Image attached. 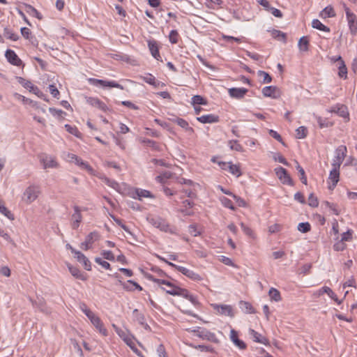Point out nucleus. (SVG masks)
Returning a JSON list of instances; mask_svg holds the SVG:
<instances>
[{
    "instance_id": "8",
    "label": "nucleus",
    "mask_w": 357,
    "mask_h": 357,
    "mask_svg": "<svg viewBox=\"0 0 357 357\" xmlns=\"http://www.w3.org/2000/svg\"><path fill=\"white\" fill-rule=\"evenodd\" d=\"M211 161L218 163L222 170L227 171L236 177H239L242 174L240 166L234 165L231 162L218 161L215 158H213Z\"/></svg>"
},
{
    "instance_id": "35",
    "label": "nucleus",
    "mask_w": 357,
    "mask_h": 357,
    "mask_svg": "<svg viewBox=\"0 0 357 357\" xmlns=\"http://www.w3.org/2000/svg\"><path fill=\"white\" fill-rule=\"evenodd\" d=\"M310 40L307 36L301 37L298 43V47L301 52H307L309 50Z\"/></svg>"
},
{
    "instance_id": "23",
    "label": "nucleus",
    "mask_w": 357,
    "mask_h": 357,
    "mask_svg": "<svg viewBox=\"0 0 357 357\" xmlns=\"http://www.w3.org/2000/svg\"><path fill=\"white\" fill-rule=\"evenodd\" d=\"M230 340L234 344L240 349H245L246 348V344L238 338V333L234 329H231L230 331Z\"/></svg>"
},
{
    "instance_id": "14",
    "label": "nucleus",
    "mask_w": 357,
    "mask_h": 357,
    "mask_svg": "<svg viewBox=\"0 0 357 357\" xmlns=\"http://www.w3.org/2000/svg\"><path fill=\"white\" fill-rule=\"evenodd\" d=\"M344 8L351 33L356 35L357 33V17L347 6L344 5Z\"/></svg>"
},
{
    "instance_id": "59",
    "label": "nucleus",
    "mask_w": 357,
    "mask_h": 357,
    "mask_svg": "<svg viewBox=\"0 0 357 357\" xmlns=\"http://www.w3.org/2000/svg\"><path fill=\"white\" fill-rule=\"evenodd\" d=\"M308 204H309V206L314 207V208H316L319 206V200H318L317 197L313 193H311L309 195Z\"/></svg>"
},
{
    "instance_id": "63",
    "label": "nucleus",
    "mask_w": 357,
    "mask_h": 357,
    "mask_svg": "<svg viewBox=\"0 0 357 357\" xmlns=\"http://www.w3.org/2000/svg\"><path fill=\"white\" fill-rule=\"evenodd\" d=\"M14 97L15 98V99L22 101L25 105H29V103L32 102V100L27 98L25 96L17 93H14Z\"/></svg>"
},
{
    "instance_id": "42",
    "label": "nucleus",
    "mask_w": 357,
    "mask_h": 357,
    "mask_svg": "<svg viewBox=\"0 0 357 357\" xmlns=\"http://www.w3.org/2000/svg\"><path fill=\"white\" fill-rule=\"evenodd\" d=\"M0 213L7 217L9 220H14V215L4 206L0 199Z\"/></svg>"
},
{
    "instance_id": "25",
    "label": "nucleus",
    "mask_w": 357,
    "mask_h": 357,
    "mask_svg": "<svg viewBox=\"0 0 357 357\" xmlns=\"http://www.w3.org/2000/svg\"><path fill=\"white\" fill-rule=\"evenodd\" d=\"M86 101L90 105L98 108L103 112H106L108 109L107 105L98 98L90 97Z\"/></svg>"
},
{
    "instance_id": "10",
    "label": "nucleus",
    "mask_w": 357,
    "mask_h": 357,
    "mask_svg": "<svg viewBox=\"0 0 357 357\" xmlns=\"http://www.w3.org/2000/svg\"><path fill=\"white\" fill-rule=\"evenodd\" d=\"M274 171L278 178L282 184L289 186L294 185L293 179L286 169L282 167H278L275 168Z\"/></svg>"
},
{
    "instance_id": "45",
    "label": "nucleus",
    "mask_w": 357,
    "mask_h": 357,
    "mask_svg": "<svg viewBox=\"0 0 357 357\" xmlns=\"http://www.w3.org/2000/svg\"><path fill=\"white\" fill-rule=\"evenodd\" d=\"M257 75L264 84H268L272 81V78L270 75L265 71L259 70Z\"/></svg>"
},
{
    "instance_id": "22",
    "label": "nucleus",
    "mask_w": 357,
    "mask_h": 357,
    "mask_svg": "<svg viewBox=\"0 0 357 357\" xmlns=\"http://www.w3.org/2000/svg\"><path fill=\"white\" fill-rule=\"evenodd\" d=\"M148 47L151 55L158 61H162L161 56L159 53V47L156 40H148Z\"/></svg>"
},
{
    "instance_id": "49",
    "label": "nucleus",
    "mask_w": 357,
    "mask_h": 357,
    "mask_svg": "<svg viewBox=\"0 0 357 357\" xmlns=\"http://www.w3.org/2000/svg\"><path fill=\"white\" fill-rule=\"evenodd\" d=\"M219 199H220V202H221V204L225 207L231 209L233 211L235 210V207H234L232 202L229 199H228L225 197H220Z\"/></svg>"
},
{
    "instance_id": "58",
    "label": "nucleus",
    "mask_w": 357,
    "mask_h": 357,
    "mask_svg": "<svg viewBox=\"0 0 357 357\" xmlns=\"http://www.w3.org/2000/svg\"><path fill=\"white\" fill-rule=\"evenodd\" d=\"M179 35L176 30H172L169 35V40L171 43L176 44L178 42Z\"/></svg>"
},
{
    "instance_id": "46",
    "label": "nucleus",
    "mask_w": 357,
    "mask_h": 357,
    "mask_svg": "<svg viewBox=\"0 0 357 357\" xmlns=\"http://www.w3.org/2000/svg\"><path fill=\"white\" fill-rule=\"evenodd\" d=\"M241 227L245 235L252 238H256L255 231L249 227L246 226L244 223H241Z\"/></svg>"
},
{
    "instance_id": "40",
    "label": "nucleus",
    "mask_w": 357,
    "mask_h": 357,
    "mask_svg": "<svg viewBox=\"0 0 357 357\" xmlns=\"http://www.w3.org/2000/svg\"><path fill=\"white\" fill-rule=\"evenodd\" d=\"M100 85L103 87H112V88H117V89H121V90L123 89V86L122 85L118 84L115 81H107V80L102 79Z\"/></svg>"
},
{
    "instance_id": "26",
    "label": "nucleus",
    "mask_w": 357,
    "mask_h": 357,
    "mask_svg": "<svg viewBox=\"0 0 357 357\" xmlns=\"http://www.w3.org/2000/svg\"><path fill=\"white\" fill-rule=\"evenodd\" d=\"M197 120L202 123H213L219 121V116L215 114H208L197 117Z\"/></svg>"
},
{
    "instance_id": "24",
    "label": "nucleus",
    "mask_w": 357,
    "mask_h": 357,
    "mask_svg": "<svg viewBox=\"0 0 357 357\" xmlns=\"http://www.w3.org/2000/svg\"><path fill=\"white\" fill-rule=\"evenodd\" d=\"M229 95L234 98L241 99L243 98L248 93V89L245 88H231L228 91Z\"/></svg>"
},
{
    "instance_id": "60",
    "label": "nucleus",
    "mask_w": 357,
    "mask_h": 357,
    "mask_svg": "<svg viewBox=\"0 0 357 357\" xmlns=\"http://www.w3.org/2000/svg\"><path fill=\"white\" fill-rule=\"evenodd\" d=\"M65 128L66 130L70 134L77 137H80L81 133L75 126H71L70 125L66 124L65 125Z\"/></svg>"
},
{
    "instance_id": "1",
    "label": "nucleus",
    "mask_w": 357,
    "mask_h": 357,
    "mask_svg": "<svg viewBox=\"0 0 357 357\" xmlns=\"http://www.w3.org/2000/svg\"><path fill=\"white\" fill-rule=\"evenodd\" d=\"M146 278L149 280L157 284L158 286H165V287H161V289L167 294L172 296H181L188 300L195 307H199L200 305V303L197 296L192 294L187 289L178 287L169 280L156 278L150 274L146 275Z\"/></svg>"
},
{
    "instance_id": "38",
    "label": "nucleus",
    "mask_w": 357,
    "mask_h": 357,
    "mask_svg": "<svg viewBox=\"0 0 357 357\" xmlns=\"http://www.w3.org/2000/svg\"><path fill=\"white\" fill-rule=\"evenodd\" d=\"M319 16L321 18L324 19L328 17H333L335 16V12L334 10V8L331 6H328L321 11Z\"/></svg>"
},
{
    "instance_id": "13",
    "label": "nucleus",
    "mask_w": 357,
    "mask_h": 357,
    "mask_svg": "<svg viewBox=\"0 0 357 357\" xmlns=\"http://www.w3.org/2000/svg\"><path fill=\"white\" fill-rule=\"evenodd\" d=\"M340 167L332 166V169L330 171L327 183L328 188L331 190H334L340 181Z\"/></svg>"
},
{
    "instance_id": "51",
    "label": "nucleus",
    "mask_w": 357,
    "mask_h": 357,
    "mask_svg": "<svg viewBox=\"0 0 357 357\" xmlns=\"http://www.w3.org/2000/svg\"><path fill=\"white\" fill-rule=\"evenodd\" d=\"M192 104L195 105H205L207 104L206 100L201 96L196 95L192 98Z\"/></svg>"
},
{
    "instance_id": "48",
    "label": "nucleus",
    "mask_w": 357,
    "mask_h": 357,
    "mask_svg": "<svg viewBox=\"0 0 357 357\" xmlns=\"http://www.w3.org/2000/svg\"><path fill=\"white\" fill-rule=\"evenodd\" d=\"M307 135V129L305 126H301L296 130V136L298 139H304Z\"/></svg>"
},
{
    "instance_id": "57",
    "label": "nucleus",
    "mask_w": 357,
    "mask_h": 357,
    "mask_svg": "<svg viewBox=\"0 0 357 357\" xmlns=\"http://www.w3.org/2000/svg\"><path fill=\"white\" fill-rule=\"evenodd\" d=\"M170 177H171V173L165 172V173L156 176L155 179L158 183H165L167 182V181L169 178H170Z\"/></svg>"
},
{
    "instance_id": "28",
    "label": "nucleus",
    "mask_w": 357,
    "mask_h": 357,
    "mask_svg": "<svg viewBox=\"0 0 357 357\" xmlns=\"http://www.w3.org/2000/svg\"><path fill=\"white\" fill-rule=\"evenodd\" d=\"M174 122L183 128L189 135L194 134V129L189 126V123L185 119L181 118H176L174 120Z\"/></svg>"
},
{
    "instance_id": "56",
    "label": "nucleus",
    "mask_w": 357,
    "mask_h": 357,
    "mask_svg": "<svg viewBox=\"0 0 357 357\" xmlns=\"http://www.w3.org/2000/svg\"><path fill=\"white\" fill-rule=\"evenodd\" d=\"M29 91L37 96L38 98L47 100L45 98V95L36 86L33 85Z\"/></svg>"
},
{
    "instance_id": "7",
    "label": "nucleus",
    "mask_w": 357,
    "mask_h": 357,
    "mask_svg": "<svg viewBox=\"0 0 357 357\" xmlns=\"http://www.w3.org/2000/svg\"><path fill=\"white\" fill-rule=\"evenodd\" d=\"M211 307L216 314L229 317H234L235 315V309L231 305L211 303Z\"/></svg>"
},
{
    "instance_id": "62",
    "label": "nucleus",
    "mask_w": 357,
    "mask_h": 357,
    "mask_svg": "<svg viewBox=\"0 0 357 357\" xmlns=\"http://www.w3.org/2000/svg\"><path fill=\"white\" fill-rule=\"evenodd\" d=\"M95 262L97 263L98 264L100 265L103 268H105L106 270L111 269L110 264L107 261L102 260L100 257L95 258Z\"/></svg>"
},
{
    "instance_id": "33",
    "label": "nucleus",
    "mask_w": 357,
    "mask_h": 357,
    "mask_svg": "<svg viewBox=\"0 0 357 357\" xmlns=\"http://www.w3.org/2000/svg\"><path fill=\"white\" fill-rule=\"evenodd\" d=\"M249 333L252 336L255 342L264 344H266L268 343V340L262 335L255 331V330L250 329Z\"/></svg>"
},
{
    "instance_id": "30",
    "label": "nucleus",
    "mask_w": 357,
    "mask_h": 357,
    "mask_svg": "<svg viewBox=\"0 0 357 357\" xmlns=\"http://www.w3.org/2000/svg\"><path fill=\"white\" fill-rule=\"evenodd\" d=\"M24 7L25 11L29 15L33 16L39 20H41L43 19L42 14L31 5H29L27 3H24Z\"/></svg>"
},
{
    "instance_id": "4",
    "label": "nucleus",
    "mask_w": 357,
    "mask_h": 357,
    "mask_svg": "<svg viewBox=\"0 0 357 357\" xmlns=\"http://www.w3.org/2000/svg\"><path fill=\"white\" fill-rule=\"evenodd\" d=\"M117 335L130 348V349L139 357H145L144 355L137 348L135 342L137 341L135 336L128 331H126L118 327L115 324H112Z\"/></svg>"
},
{
    "instance_id": "12",
    "label": "nucleus",
    "mask_w": 357,
    "mask_h": 357,
    "mask_svg": "<svg viewBox=\"0 0 357 357\" xmlns=\"http://www.w3.org/2000/svg\"><path fill=\"white\" fill-rule=\"evenodd\" d=\"M100 235L98 231L90 232L80 244V248L84 250H88L93 248V245L99 241Z\"/></svg>"
},
{
    "instance_id": "41",
    "label": "nucleus",
    "mask_w": 357,
    "mask_h": 357,
    "mask_svg": "<svg viewBox=\"0 0 357 357\" xmlns=\"http://www.w3.org/2000/svg\"><path fill=\"white\" fill-rule=\"evenodd\" d=\"M336 61H340V66L339 67V73H338L339 76L341 77L346 78L347 74V69L344 64V62L343 61V60L342 59V57L340 56H339L337 58Z\"/></svg>"
},
{
    "instance_id": "34",
    "label": "nucleus",
    "mask_w": 357,
    "mask_h": 357,
    "mask_svg": "<svg viewBox=\"0 0 357 357\" xmlns=\"http://www.w3.org/2000/svg\"><path fill=\"white\" fill-rule=\"evenodd\" d=\"M68 270L70 273L73 275L75 278L79 279L81 280H86V275L82 273L77 268L73 266L70 264L68 265Z\"/></svg>"
},
{
    "instance_id": "64",
    "label": "nucleus",
    "mask_w": 357,
    "mask_h": 357,
    "mask_svg": "<svg viewBox=\"0 0 357 357\" xmlns=\"http://www.w3.org/2000/svg\"><path fill=\"white\" fill-rule=\"evenodd\" d=\"M273 159L275 161L280 162L284 165L288 166L289 162L287 161V160L283 157L282 155L280 153H275L273 155Z\"/></svg>"
},
{
    "instance_id": "9",
    "label": "nucleus",
    "mask_w": 357,
    "mask_h": 357,
    "mask_svg": "<svg viewBox=\"0 0 357 357\" xmlns=\"http://www.w3.org/2000/svg\"><path fill=\"white\" fill-rule=\"evenodd\" d=\"M169 266L174 268L175 270L179 271L180 273H181L182 274L185 275L187 278H188L189 279H190L193 281H201L203 279L202 277L199 274H198V273H195V271H193L192 270L188 269L185 267L176 265L173 263H169Z\"/></svg>"
},
{
    "instance_id": "37",
    "label": "nucleus",
    "mask_w": 357,
    "mask_h": 357,
    "mask_svg": "<svg viewBox=\"0 0 357 357\" xmlns=\"http://www.w3.org/2000/svg\"><path fill=\"white\" fill-rule=\"evenodd\" d=\"M268 296L271 301L280 302L282 301L280 292L274 287L270 288L268 291Z\"/></svg>"
},
{
    "instance_id": "32",
    "label": "nucleus",
    "mask_w": 357,
    "mask_h": 357,
    "mask_svg": "<svg viewBox=\"0 0 357 357\" xmlns=\"http://www.w3.org/2000/svg\"><path fill=\"white\" fill-rule=\"evenodd\" d=\"M269 33L273 38L276 39L279 41H282L283 43H286L287 35L285 33L277 29L270 30Z\"/></svg>"
},
{
    "instance_id": "47",
    "label": "nucleus",
    "mask_w": 357,
    "mask_h": 357,
    "mask_svg": "<svg viewBox=\"0 0 357 357\" xmlns=\"http://www.w3.org/2000/svg\"><path fill=\"white\" fill-rule=\"evenodd\" d=\"M220 38H221L222 40H225V41H228V42L235 41L237 43H241L244 42V40H243L244 38L243 37L236 38V37H234V36H227V35H225L224 33H221L220 34Z\"/></svg>"
},
{
    "instance_id": "3",
    "label": "nucleus",
    "mask_w": 357,
    "mask_h": 357,
    "mask_svg": "<svg viewBox=\"0 0 357 357\" xmlns=\"http://www.w3.org/2000/svg\"><path fill=\"white\" fill-rule=\"evenodd\" d=\"M79 308L86 316L95 330L102 336L109 335V331L100 317L93 311L89 309L84 303L79 304Z\"/></svg>"
},
{
    "instance_id": "55",
    "label": "nucleus",
    "mask_w": 357,
    "mask_h": 357,
    "mask_svg": "<svg viewBox=\"0 0 357 357\" xmlns=\"http://www.w3.org/2000/svg\"><path fill=\"white\" fill-rule=\"evenodd\" d=\"M142 79L146 83L153 85L156 86L157 81L155 77L151 75V74H147L146 76L142 77Z\"/></svg>"
},
{
    "instance_id": "43",
    "label": "nucleus",
    "mask_w": 357,
    "mask_h": 357,
    "mask_svg": "<svg viewBox=\"0 0 357 357\" xmlns=\"http://www.w3.org/2000/svg\"><path fill=\"white\" fill-rule=\"evenodd\" d=\"M323 291H325V294H327L328 296L337 304L340 305L342 303V301L338 299L337 295L333 291V290L330 287L325 286L324 287Z\"/></svg>"
},
{
    "instance_id": "18",
    "label": "nucleus",
    "mask_w": 357,
    "mask_h": 357,
    "mask_svg": "<svg viewBox=\"0 0 357 357\" xmlns=\"http://www.w3.org/2000/svg\"><path fill=\"white\" fill-rule=\"evenodd\" d=\"M5 56L8 61L12 65L18 67L24 66L22 61L19 58L17 54L12 50H8L5 53Z\"/></svg>"
},
{
    "instance_id": "6",
    "label": "nucleus",
    "mask_w": 357,
    "mask_h": 357,
    "mask_svg": "<svg viewBox=\"0 0 357 357\" xmlns=\"http://www.w3.org/2000/svg\"><path fill=\"white\" fill-rule=\"evenodd\" d=\"M149 222L155 228L159 229L162 231L170 234L175 233V228L171 226L169 222L160 217H153L149 219Z\"/></svg>"
},
{
    "instance_id": "61",
    "label": "nucleus",
    "mask_w": 357,
    "mask_h": 357,
    "mask_svg": "<svg viewBox=\"0 0 357 357\" xmlns=\"http://www.w3.org/2000/svg\"><path fill=\"white\" fill-rule=\"evenodd\" d=\"M324 204L325 206L328 208L335 215H339L340 213V211L337 207V205L333 204V203H331L328 201L325 202H324Z\"/></svg>"
},
{
    "instance_id": "15",
    "label": "nucleus",
    "mask_w": 357,
    "mask_h": 357,
    "mask_svg": "<svg viewBox=\"0 0 357 357\" xmlns=\"http://www.w3.org/2000/svg\"><path fill=\"white\" fill-rule=\"evenodd\" d=\"M347 153V146L344 145L339 146L335 151V158L332 162V166L340 167Z\"/></svg>"
},
{
    "instance_id": "20",
    "label": "nucleus",
    "mask_w": 357,
    "mask_h": 357,
    "mask_svg": "<svg viewBox=\"0 0 357 357\" xmlns=\"http://www.w3.org/2000/svg\"><path fill=\"white\" fill-rule=\"evenodd\" d=\"M130 195L132 198L138 199L139 200H141L142 198L154 197L149 191L140 188H135L132 190L130 192Z\"/></svg>"
},
{
    "instance_id": "39",
    "label": "nucleus",
    "mask_w": 357,
    "mask_h": 357,
    "mask_svg": "<svg viewBox=\"0 0 357 357\" xmlns=\"http://www.w3.org/2000/svg\"><path fill=\"white\" fill-rule=\"evenodd\" d=\"M312 26L314 29H317L324 32H330V29L328 26H325L324 24H322L317 19L312 20Z\"/></svg>"
},
{
    "instance_id": "50",
    "label": "nucleus",
    "mask_w": 357,
    "mask_h": 357,
    "mask_svg": "<svg viewBox=\"0 0 357 357\" xmlns=\"http://www.w3.org/2000/svg\"><path fill=\"white\" fill-rule=\"evenodd\" d=\"M228 145L231 150L238 152H242L243 150V146L236 140H230Z\"/></svg>"
},
{
    "instance_id": "53",
    "label": "nucleus",
    "mask_w": 357,
    "mask_h": 357,
    "mask_svg": "<svg viewBox=\"0 0 357 357\" xmlns=\"http://www.w3.org/2000/svg\"><path fill=\"white\" fill-rule=\"evenodd\" d=\"M352 237H353V231L351 229H348L346 232H344L341 235L340 241H342L346 243V242L351 241Z\"/></svg>"
},
{
    "instance_id": "2",
    "label": "nucleus",
    "mask_w": 357,
    "mask_h": 357,
    "mask_svg": "<svg viewBox=\"0 0 357 357\" xmlns=\"http://www.w3.org/2000/svg\"><path fill=\"white\" fill-rule=\"evenodd\" d=\"M65 159L70 163H74L81 169L86 171L90 175L97 176L101 179H105L106 183L112 188H115L116 186L118 185L117 183L105 178L102 174L97 172L87 162L84 161L82 158L75 154L68 153L66 155Z\"/></svg>"
},
{
    "instance_id": "36",
    "label": "nucleus",
    "mask_w": 357,
    "mask_h": 357,
    "mask_svg": "<svg viewBox=\"0 0 357 357\" xmlns=\"http://www.w3.org/2000/svg\"><path fill=\"white\" fill-rule=\"evenodd\" d=\"M194 206V203L190 200H185L183 202V208L181 210V213L185 215H191L193 214L192 208Z\"/></svg>"
},
{
    "instance_id": "29",
    "label": "nucleus",
    "mask_w": 357,
    "mask_h": 357,
    "mask_svg": "<svg viewBox=\"0 0 357 357\" xmlns=\"http://www.w3.org/2000/svg\"><path fill=\"white\" fill-rule=\"evenodd\" d=\"M132 314L135 317V320L138 322L144 329L149 330V326L146 323L144 316L139 313L137 309L133 310Z\"/></svg>"
},
{
    "instance_id": "21",
    "label": "nucleus",
    "mask_w": 357,
    "mask_h": 357,
    "mask_svg": "<svg viewBox=\"0 0 357 357\" xmlns=\"http://www.w3.org/2000/svg\"><path fill=\"white\" fill-rule=\"evenodd\" d=\"M82 220L81 211L78 206L74 207V213L71 218V226L73 229H76L79 227L80 222Z\"/></svg>"
},
{
    "instance_id": "16",
    "label": "nucleus",
    "mask_w": 357,
    "mask_h": 357,
    "mask_svg": "<svg viewBox=\"0 0 357 357\" xmlns=\"http://www.w3.org/2000/svg\"><path fill=\"white\" fill-rule=\"evenodd\" d=\"M39 159L44 169L58 168L59 167V164L54 156L42 154L39 156Z\"/></svg>"
},
{
    "instance_id": "27",
    "label": "nucleus",
    "mask_w": 357,
    "mask_h": 357,
    "mask_svg": "<svg viewBox=\"0 0 357 357\" xmlns=\"http://www.w3.org/2000/svg\"><path fill=\"white\" fill-rule=\"evenodd\" d=\"M331 112L337 114L344 119H349L348 109L344 105H336L331 109Z\"/></svg>"
},
{
    "instance_id": "17",
    "label": "nucleus",
    "mask_w": 357,
    "mask_h": 357,
    "mask_svg": "<svg viewBox=\"0 0 357 357\" xmlns=\"http://www.w3.org/2000/svg\"><path fill=\"white\" fill-rule=\"evenodd\" d=\"M261 92L264 96L273 99L279 98L281 96L280 89L275 86H265L262 89Z\"/></svg>"
},
{
    "instance_id": "5",
    "label": "nucleus",
    "mask_w": 357,
    "mask_h": 357,
    "mask_svg": "<svg viewBox=\"0 0 357 357\" xmlns=\"http://www.w3.org/2000/svg\"><path fill=\"white\" fill-rule=\"evenodd\" d=\"M41 193L40 188L38 185H29L23 192L22 200L26 204H31L36 201Z\"/></svg>"
},
{
    "instance_id": "44",
    "label": "nucleus",
    "mask_w": 357,
    "mask_h": 357,
    "mask_svg": "<svg viewBox=\"0 0 357 357\" xmlns=\"http://www.w3.org/2000/svg\"><path fill=\"white\" fill-rule=\"evenodd\" d=\"M296 169L298 171V173H299V176H300V180L301 181V182L305 184V185H307V176L305 175V170L303 169V168L299 165V163L296 161Z\"/></svg>"
},
{
    "instance_id": "11",
    "label": "nucleus",
    "mask_w": 357,
    "mask_h": 357,
    "mask_svg": "<svg viewBox=\"0 0 357 357\" xmlns=\"http://www.w3.org/2000/svg\"><path fill=\"white\" fill-rule=\"evenodd\" d=\"M192 332L194 333L196 336L202 338V340H206L214 343L219 342V340L215 334L205 328H201L199 327L197 329L192 331Z\"/></svg>"
},
{
    "instance_id": "31",
    "label": "nucleus",
    "mask_w": 357,
    "mask_h": 357,
    "mask_svg": "<svg viewBox=\"0 0 357 357\" xmlns=\"http://www.w3.org/2000/svg\"><path fill=\"white\" fill-rule=\"evenodd\" d=\"M123 288L128 291H132L135 289L141 291H142V287L136 282L129 280L126 282L122 284Z\"/></svg>"
},
{
    "instance_id": "54",
    "label": "nucleus",
    "mask_w": 357,
    "mask_h": 357,
    "mask_svg": "<svg viewBox=\"0 0 357 357\" xmlns=\"http://www.w3.org/2000/svg\"><path fill=\"white\" fill-rule=\"evenodd\" d=\"M311 229V225L309 222H301L298 225V230L302 233H307Z\"/></svg>"
},
{
    "instance_id": "52",
    "label": "nucleus",
    "mask_w": 357,
    "mask_h": 357,
    "mask_svg": "<svg viewBox=\"0 0 357 357\" xmlns=\"http://www.w3.org/2000/svg\"><path fill=\"white\" fill-rule=\"evenodd\" d=\"M317 120L320 128L331 127L333 125L332 122L320 116L317 117Z\"/></svg>"
},
{
    "instance_id": "19",
    "label": "nucleus",
    "mask_w": 357,
    "mask_h": 357,
    "mask_svg": "<svg viewBox=\"0 0 357 357\" xmlns=\"http://www.w3.org/2000/svg\"><path fill=\"white\" fill-rule=\"evenodd\" d=\"M72 253L75 255V257L77 260L82 264L84 268L87 271H91V264L88 258L81 252L76 250L75 249H72Z\"/></svg>"
}]
</instances>
